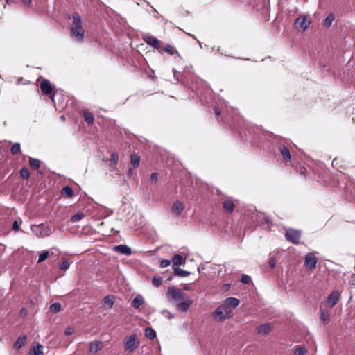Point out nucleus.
I'll return each mask as SVG.
<instances>
[{
    "label": "nucleus",
    "instance_id": "f257e3e1",
    "mask_svg": "<svg viewBox=\"0 0 355 355\" xmlns=\"http://www.w3.org/2000/svg\"><path fill=\"white\" fill-rule=\"evenodd\" d=\"M32 233L38 238L49 236L52 234L51 226L46 223L34 224L31 225Z\"/></svg>",
    "mask_w": 355,
    "mask_h": 355
},
{
    "label": "nucleus",
    "instance_id": "f03ea898",
    "mask_svg": "<svg viewBox=\"0 0 355 355\" xmlns=\"http://www.w3.org/2000/svg\"><path fill=\"white\" fill-rule=\"evenodd\" d=\"M214 315L218 318L220 321H225L232 316V310L223 303L215 309Z\"/></svg>",
    "mask_w": 355,
    "mask_h": 355
},
{
    "label": "nucleus",
    "instance_id": "7ed1b4c3",
    "mask_svg": "<svg viewBox=\"0 0 355 355\" xmlns=\"http://www.w3.org/2000/svg\"><path fill=\"white\" fill-rule=\"evenodd\" d=\"M139 345L140 342L136 334H132L124 340V349L129 352L135 351Z\"/></svg>",
    "mask_w": 355,
    "mask_h": 355
},
{
    "label": "nucleus",
    "instance_id": "20e7f679",
    "mask_svg": "<svg viewBox=\"0 0 355 355\" xmlns=\"http://www.w3.org/2000/svg\"><path fill=\"white\" fill-rule=\"evenodd\" d=\"M186 294L178 288L175 287H169L167 292L166 296L169 300L174 301L177 304L183 300L185 297Z\"/></svg>",
    "mask_w": 355,
    "mask_h": 355
},
{
    "label": "nucleus",
    "instance_id": "39448f33",
    "mask_svg": "<svg viewBox=\"0 0 355 355\" xmlns=\"http://www.w3.org/2000/svg\"><path fill=\"white\" fill-rule=\"evenodd\" d=\"M302 232L300 230L290 228L285 233V238L287 241L297 245L300 243Z\"/></svg>",
    "mask_w": 355,
    "mask_h": 355
},
{
    "label": "nucleus",
    "instance_id": "423d86ee",
    "mask_svg": "<svg viewBox=\"0 0 355 355\" xmlns=\"http://www.w3.org/2000/svg\"><path fill=\"white\" fill-rule=\"evenodd\" d=\"M143 40L146 44H148V45L153 46V48H155L156 49H159L161 47L160 40L153 35L146 34L143 36Z\"/></svg>",
    "mask_w": 355,
    "mask_h": 355
},
{
    "label": "nucleus",
    "instance_id": "0eeeda50",
    "mask_svg": "<svg viewBox=\"0 0 355 355\" xmlns=\"http://www.w3.org/2000/svg\"><path fill=\"white\" fill-rule=\"evenodd\" d=\"M70 35L78 42H82L84 40L85 32L83 27L70 28Z\"/></svg>",
    "mask_w": 355,
    "mask_h": 355
},
{
    "label": "nucleus",
    "instance_id": "6e6552de",
    "mask_svg": "<svg viewBox=\"0 0 355 355\" xmlns=\"http://www.w3.org/2000/svg\"><path fill=\"white\" fill-rule=\"evenodd\" d=\"M318 258L311 254H307L305 256L304 266L312 270L316 267Z\"/></svg>",
    "mask_w": 355,
    "mask_h": 355
},
{
    "label": "nucleus",
    "instance_id": "1a4fd4ad",
    "mask_svg": "<svg viewBox=\"0 0 355 355\" xmlns=\"http://www.w3.org/2000/svg\"><path fill=\"white\" fill-rule=\"evenodd\" d=\"M271 330L272 327L270 323H264L256 327V333L261 336L268 335Z\"/></svg>",
    "mask_w": 355,
    "mask_h": 355
},
{
    "label": "nucleus",
    "instance_id": "9d476101",
    "mask_svg": "<svg viewBox=\"0 0 355 355\" xmlns=\"http://www.w3.org/2000/svg\"><path fill=\"white\" fill-rule=\"evenodd\" d=\"M40 89L44 95H49L52 93V85L47 79H43L40 85Z\"/></svg>",
    "mask_w": 355,
    "mask_h": 355
},
{
    "label": "nucleus",
    "instance_id": "9b49d317",
    "mask_svg": "<svg viewBox=\"0 0 355 355\" xmlns=\"http://www.w3.org/2000/svg\"><path fill=\"white\" fill-rule=\"evenodd\" d=\"M310 24L311 21H307L306 17L305 16L300 17L295 19L296 26L303 31L308 28Z\"/></svg>",
    "mask_w": 355,
    "mask_h": 355
},
{
    "label": "nucleus",
    "instance_id": "f8f14e48",
    "mask_svg": "<svg viewBox=\"0 0 355 355\" xmlns=\"http://www.w3.org/2000/svg\"><path fill=\"white\" fill-rule=\"evenodd\" d=\"M340 293L338 291H333L327 297V302L330 307L335 306L339 299Z\"/></svg>",
    "mask_w": 355,
    "mask_h": 355
},
{
    "label": "nucleus",
    "instance_id": "ddd939ff",
    "mask_svg": "<svg viewBox=\"0 0 355 355\" xmlns=\"http://www.w3.org/2000/svg\"><path fill=\"white\" fill-rule=\"evenodd\" d=\"M230 309L233 310L238 307L240 303V300L238 298L234 297H230L225 300L224 302Z\"/></svg>",
    "mask_w": 355,
    "mask_h": 355
},
{
    "label": "nucleus",
    "instance_id": "4468645a",
    "mask_svg": "<svg viewBox=\"0 0 355 355\" xmlns=\"http://www.w3.org/2000/svg\"><path fill=\"white\" fill-rule=\"evenodd\" d=\"M114 250L117 252H119L126 256H129L132 253L131 248L129 246L124 244L116 245L114 247Z\"/></svg>",
    "mask_w": 355,
    "mask_h": 355
},
{
    "label": "nucleus",
    "instance_id": "2eb2a0df",
    "mask_svg": "<svg viewBox=\"0 0 355 355\" xmlns=\"http://www.w3.org/2000/svg\"><path fill=\"white\" fill-rule=\"evenodd\" d=\"M103 347V343L101 340L92 342L89 344V352L91 353H96L101 350Z\"/></svg>",
    "mask_w": 355,
    "mask_h": 355
},
{
    "label": "nucleus",
    "instance_id": "dca6fc26",
    "mask_svg": "<svg viewBox=\"0 0 355 355\" xmlns=\"http://www.w3.org/2000/svg\"><path fill=\"white\" fill-rule=\"evenodd\" d=\"M183 209H184L183 204L180 200H176L173 203V205L171 207V210H172L173 213L177 216H178L181 214Z\"/></svg>",
    "mask_w": 355,
    "mask_h": 355
},
{
    "label": "nucleus",
    "instance_id": "f3484780",
    "mask_svg": "<svg viewBox=\"0 0 355 355\" xmlns=\"http://www.w3.org/2000/svg\"><path fill=\"white\" fill-rule=\"evenodd\" d=\"M144 298L141 295H137L131 302V306L135 309H139L140 306L144 304Z\"/></svg>",
    "mask_w": 355,
    "mask_h": 355
},
{
    "label": "nucleus",
    "instance_id": "a211bd4d",
    "mask_svg": "<svg viewBox=\"0 0 355 355\" xmlns=\"http://www.w3.org/2000/svg\"><path fill=\"white\" fill-rule=\"evenodd\" d=\"M192 303H193V301L191 300H187L183 302L180 301L177 304V308H178V309L180 310L182 312H186L190 308Z\"/></svg>",
    "mask_w": 355,
    "mask_h": 355
},
{
    "label": "nucleus",
    "instance_id": "6ab92c4d",
    "mask_svg": "<svg viewBox=\"0 0 355 355\" xmlns=\"http://www.w3.org/2000/svg\"><path fill=\"white\" fill-rule=\"evenodd\" d=\"M72 17H73V24L71 26V28L76 29L77 28L83 27L81 17L78 12H74L72 14Z\"/></svg>",
    "mask_w": 355,
    "mask_h": 355
},
{
    "label": "nucleus",
    "instance_id": "aec40b11",
    "mask_svg": "<svg viewBox=\"0 0 355 355\" xmlns=\"http://www.w3.org/2000/svg\"><path fill=\"white\" fill-rule=\"evenodd\" d=\"M27 337L26 335L22 334L19 336L16 341L14 343V348L16 349H21L26 343Z\"/></svg>",
    "mask_w": 355,
    "mask_h": 355
},
{
    "label": "nucleus",
    "instance_id": "412c9836",
    "mask_svg": "<svg viewBox=\"0 0 355 355\" xmlns=\"http://www.w3.org/2000/svg\"><path fill=\"white\" fill-rule=\"evenodd\" d=\"M279 150L286 161H290L291 155L288 148L284 145H280L279 146Z\"/></svg>",
    "mask_w": 355,
    "mask_h": 355
},
{
    "label": "nucleus",
    "instance_id": "4be33fe9",
    "mask_svg": "<svg viewBox=\"0 0 355 355\" xmlns=\"http://www.w3.org/2000/svg\"><path fill=\"white\" fill-rule=\"evenodd\" d=\"M185 259V258L184 259L179 254H175L173 257V267H177L178 266H184Z\"/></svg>",
    "mask_w": 355,
    "mask_h": 355
},
{
    "label": "nucleus",
    "instance_id": "5701e85b",
    "mask_svg": "<svg viewBox=\"0 0 355 355\" xmlns=\"http://www.w3.org/2000/svg\"><path fill=\"white\" fill-rule=\"evenodd\" d=\"M43 354V346L40 343H36L29 352V355H42Z\"/></svg>",
    "mask_w": 355,
    "mask_h": 355
},
{
    "label": "nucleus",
    "instance_id": "b1692460",
    "mask_svg": "<svg viewBox=\"0 0 355 355\" xmlns=\"http://www.w3.org/2000/svg\"><path fill=\"white\" fill-rule=\"evenodd\" d=\"M234 203L230 199H227L223 202V207L227 211L228 213H232L234 208Z\"/></svg>",
    "mask_w": 355,
    "mask_h": 355
},
{
    "label": "nucleus",
    "instance_id": "393cba45",
    "mask_svg": "<svg viewBox=\"0 0 355 355\" xmlns=\"http://www.w3.org/2000/svg\"><path fill=\"white\" fill-rule=\"evenodd\" d=\"M61 194L66 198H71L73 195V190L69 186L64 187L61 190Z\"/></svg>",
    "mask_w": 355,
    "mask_h": 355
},
{
    "label": "nucleus",
    "instance_id": "a878e982",
    "mask_svg": "<svg viewBox=\"0 0 355 355\" xmlns=\"http://www.w3.org/2000/svg\"><path fill=\"white\" fill-rule=\"evenodd\" d=\"M130 162L133 168L138 167L140 162V157L136 154L132 153L130 155Z\"/></svg>",
    "mask_w": 355,
    "mask_h": 355
},
{
    "label": "nucleus",
    "instance_id": "bb28decb",
    "mask_svg": "<svg viewBox=\"0 0 355 355\" xmlns=\"http://www.w3.org/2000/svg\"><path fill=\"white\" fill-rule=\"evenodd\" d=\"M174 273L175 275H178L181 277H186L190 275V272L184 270L182 268H180L178 267H173Z\"/></svg>",
    "mask_w": 355,
    "mask_h": 355
},
{
    "label": "nucleus",
    "instance_id": "cd10ccee",
    "mask_svg": "<svg viewBox=\"0 0 355 355\" xmlns=\"http://www.w3.org/2000/svg\"><path fill=\"white\" fill-rule=\"evenodd\" d=\"M83 116L85 121L87 124L91 125L94 123V116L92 112H89L87 110H84Z\"/></svg>",
    "mask_w": 355,
    "mask_h": 355
},
{
    "label": "nucleus",
    "instance_id": "c85d7f7f",
    "mask_svg": "<svg viewBox=\"0 0 355 355\" xmlns=\"http://www.w3.org/2000/svg\"><path fill=\"white\" fill-rule=\"evenodd\" d=\"M145 336L150 338V340H153L157 336V333L155 329L151 327H147L145 329Z\"/></svg>",
    "mask_w": 355,
    "mask_h": 355
},
{
    "label": "nucleus",
    "instance_id": "c756f323",
    "mask_svg": "<svg viewBox=\"0 0 355 355\" xmlns=\"http://www.w3.org/2000/svg\"><path fill=\"white\" fill-rule=\"evenodd\" d=\"M29 164L31 168L38 169L41 166V161L36 158L29 157Z\"/></svg>",
    "mask_w": 355,
    "mask_h": 355
},
{
    "label": "nucleus",
    "instance_id": "7c9ffc66",
    "mask_svg": "<svg viewBox=\"0 0 355 355\" xmlns=\"http://www.w3.org/2000/svg\"><path fill=\"white\" fill-rule=\"evenodd\" d=\"M103 304L110 309L114 305L113 297L111 295H107L103 299Z\"/></svg>",
    "mask_w": 355,
    "mask_h": 355
},
{
    "label": "nucleus",
    "instance_id": "2f4dec72",
    "mask_svg": "<svg viewBox=\"0 0 355 355\" xmlns=\"http://www.w3.org/2000/svg\"><path fill=\"white\" fill-rule=\"evenodd\" d=\"M335 19V17L333 13H329L324 20V25L326 27H329L332 24V22Z\"/></svg>",
    "mask_w": 355,
    "mask_h": 355
},
{
    "label": "nucleus",
    "instance_id": "473e14b6",
    "mask_svg": "<svg viewBox=\"0 0 355 355\" xmlns=\"http://www.w3.org/2000/svg\"><path fill=\"white\" fill-rule=\"evenodd\" d=\"M49 252L48 250H45L40 252L39 254L37 263H40L44 261L49 257Z\"/></svg>",
    "mask_w": 355,
    "mask_h": 355
},
{
    "label": "nucleus",
    "instance_id": "72a5a7b5",
    "mask_svg": "<svg viewBox=\"0 0 355 355\" xmlns=\"http://www.w3.org/2000/svg\"><path fill=\"white\" fill-rule=\"evenodd\" d=\"M163 50L166 52L167 53L173 55H174L175 53L178 54L179 57H180L179 53L178 52V51H176L175 49V48L169 44L166 45V46H164V48L163 49Z\"/></svg>",
    "mask_w": 355,
    "mask_h": 355
},
{
    "label": "nucleus",
    "instance_id": "f704fd0d",
    "mask_svg": "<svg viewBox=\"0 0 355 355\" xmlns=\"http://www.w3.org/2000/svg\"><path fill=\"white\" fill-rule=\"evenodd\" d=\"M21 151V144L18 142L13 143L10 148V153L12 155H16Z\"/></svg>",
    "mask_w": 355,
    "mask_h": 355
},
{
    "label": "nucleus",
    "instance_id": "c9c22d12",
    "mask_svg": "<svg viewBox=\"0 0 355 355\" xmlns=\"http://www.w3.org/2000/svg\"><path fill=\"white\" fill-rule=\"evenodd\" d=\"M62 305L60 302H54L50 306V311L53 313H58L61 311Z\"/></svg>",
    "mask_w": 355,
    "mask_h": 355
},
{
    "label": "nucleus",
    "instance_id": "e433bc0d",
    "mask_svg": "<svg viewBox=\"0 0 355 355\" xmlns=\"http://www.w3.org/2000/svg\"><path fill=\"white\" fill-rule=\"evenodd\" d=\"M19 173H20V176L24 180H28L30 177L29 171L26 167H24V168H21Z\"/></svg>",
    "mask_w": 355,
    "mask_h": 355
},
{
    "label": "nucleus",
    "instance_id": "4c0bfd02",
    "mask_svg": "<svg viewBox=\"0 0 355 355\" xmlns=\"http://www.w3.org/2000/svg\"><path fill=\"white\" fill-rule=\"evenodd\" d=\"M84 217V214L83 212L78 211L74 215H73L71 218V221L72 223H76Z\"/></svg>",
    "mask_w": 355,
    "mask_h": 355
},
{
    "label": "nucleus",
    "instance_id": "58836bf2",
    "mask_svg": "<svg viewBox=\"0 0 355 355\" xmlns=\"http://www.w3.org/2000/svg\"><path fill=\"white\" fill-rule=\"evenodd\" d=\"M320 319H321V320H322L324 322H327L329 320V311L327 310H325V309L321 310Z\"/></svg>",
    "mask_w": 355,
    "mask_h": 355
},
{
    "label": "nucleus",
    "instance_id": "ea45409f",
    "mask_svg": "<svg viewBox=\"0 0 355 355\" xmlns=\"http://www.w3.org/2000/svg\"><path fill=\"white\" fill-rule=\"evenodd\" d=\"M111 164L110 166L115 167L118 163V155L116 153H112L110 156Z\"/></svg>",
    "mask_w": 355,
    "mask_h": 355
},
{
    "label": "nucleus",
    "instance_id": "a19ab883",
    "mask_svg": "<svg viewBox=\"0 0 355 355\" xmlns=\"http://www.w3.org/2000/svg\"><path fill=\"white\" fill-rule=\"evenodd\" d=\"M306 352V349L303 346H296L295 350V355H304Z\"/></svg>",
    "mask_w": 355,
    "mask_h": 355
},
{
    "label": "nucleus",
    "instance_id": "79ce46f5",
    "mask_svg": "<svg viewBox=\"0 0 355 355\" xmlns=\"http://www.w3.org/2000/svg\"><path fill=\"white\" fill-rule=\"evenodd\" d=\"M163 282L162 277L154 276L152 279V284L155 287H159Z\"/></svg>",
    "mask_w": 355,
    "mask_h": 355
},
{
    "label": "nucleus",
    "instance_id": "37998d69",
    "mask_svg": "<svg viewBox=\"0 0 355 355\" xmlns=\"http://www.w3.org/2000/svg\"><path fill=\"white\" fill-rule=\"evenodd\" d=\"M161 314L168 318V319H172V318H175V315L171 313L170 311H168V310L166 309H164V310H162L161 311Z\"/></svg>",
    "mask_w": 355,
    "mask_h": 355
},
{
    "label": "nucleus",
    "instance_id": "c03bdc74",
    "mask_svg": "<svg viewBox=\"0 0 355 355\" xmlns=\"http://www.w3.org/2000/svg\"><path fill=\"white\" fill-rule=\"evenodd\" d=\"M70 266V263L67 260H63L62 263L59 265V268L60 270H67Z\"/></svg>",
    "mask_w": 355,
    "mask_h": 355
},
{
    "label": "nucleus",
    "instance_id": "a18cd8bd",
    "mask_svg": "<svg viewBox=\"0 0 355 355\" xmlns=\"http://www.w3.org/2000/svg\"><path fill=\"white\" fill-rule=\"evenodd\" d=\"M268 263H269V266H270V268L271 269H274L276 266V264H277V259L275 257L272 256V257H270L269 258V260H268Z\"/></svg>",
    "mask_w": 355,
    "mask_h": 355
},
{
    "label": "nucleus",
    "instance_id": "49530a36",
    "mask_svg": "<svg viewBox=\"0 0 355 355\" xmlns=\"http://www.w3.org/2000/svg\"><path fill=\"white\" fill-rule=\"evenodd\" d=\"M171 263V261L169 259H163L160 261L159 266L162 268L169 266Z\"/></svg>",
    "mask_w": 355,
    "mask_h": 355
},
{
    "label": "nucleus",
    "instance_id": "de8ad7c7",
    "mask_svg": "<svg viewBox=\"0 0 355 355\" xmlns=\"http://www.w3.org/2000/svg\"><path fill=\"white\" fill-rule=\"evenodd\" d=\"M251 281V277L248 275L243 274L241 277V282L243 284H248Z\"/></svg>",
    "mask_w": 355,
    "mask_h": 355
},
{
    "label": "nucleus",
    "instance_id": "09e8293b",
    "mask_svg": "<svg viewBox=\"0 0 355 355\" xmlns=\"http://www.w3.org/2000/svg\"><path fill=\"white\" fill-rule=\"evenodd\" d=\"M12 229L15 231H19L20 229V223L17 220H14L12 224Z\"/></svg>",
    "mask_w": 355,
    "mask_h": 355
},
{
    "label": "nucleus",
    "instance_id": "8fccbe9b",
    "mask_svg": "<svg viewBox=\"0 0 355 355\" xmlns=\"http://www.w3.org/2000/svg\"><path fill=\"white\" fill-rule=\"evenodd\" d=\"M74 332V329L72 327H67L64 330V334L66 336H70Z\"/></svg>",
    "mask_w": 355,
    "mask_h": 355
},
{
    "label": "nucleus",
    "instance_id": "3c124183",
    "mask_svg": "<svg viewBox=\"0 0 355 355\" xmlns=\"http://www.w3.org/2000/svg\"><path fill=\"white\" fill-rule=\"evenodd\" d=\"M173 71L174 73V78L178 83H180L181 73L178 72L175 69H173Z\"/></svg>",
    "mask_w": 355,
    "mask_h": 355
},
{
    "label": "nucleus",
    "instance_id": "603ef678",
    "mask_svg": "<svg viewBox=\"0 0 355 355\" xmlns=\"http://www.w3.org/2000/svg\"><path fill=\"white\" fill-rule=\"evenodd\" d=\"M150 179L152 182H156L158 180V174L156 172L152 173Z\"/></svg>",
    "mask_w": 355,
    "mask_h": 355
},
{
    "label": "nucleus",
    "instance_id": "864d4df0",
    "mask_svg": "<svg viewBox=\"0 0 355 355\" xmlns=\"http://www.w3.org/2000/svg\"><path fill=\"white\" fill-rule=\"evenodd\" d=\"M133 173H134V168H129L128 170V173H127L128 176L129 178H131L132 176Z\"/></svg>",
    "mask_w": 355,
    "mask_h": 355
},
{
    "label": "nucleus",
    "instance_id": "5fc2aeb1",
    "mask_svg": "<svg viewBox=\"0 0 355 355\" xmlns=\"http://www.w3.org/2000/svg\"><path fill=\"white\" fill-rule=\"evenodd\" d=\"M214 113L216 116H220L221 114V112L217 107H214Z\"/></svg>",
    "mask_w": 355,
    "mask_h": 355
},
{
    "label": "nucleus",
    "instance_id": "6e6d98bb",
    "mask_svg": "<svg viewBox=\"0 0 355 355\" xmlns=\"http://www.w3.org/2000/svg\"><path fill=\"white\" fill-rule=\"evenodd\" d=\"M22 2L26 6H30L31 3V0H22Z\"/></svg>",
    "mask_w": 355,
    "mask_h": 355
},
{
    "label": "nucleus",
    "instance_id": "4d7b16f0",
    "mask_svg": "<svg viewBox=\"0 0 355 355\" xmlns=\"http://www.w3.org/2000/svg\"><path fill=\"white\" fill-rule=\"evenodd\" d=\"M50 95H51V96H50L51 101L54 103L55 93L52 92V93Z\"/></svg>",
    "mask_w": 355,
    "mask_h": 355
},
{
    "label": "nucleus",
    "instance_id": "13d9d810",
    "mask_svg": "<svg viewBox=\"0 0 355 355\" xmlns=\"http://www.w3.org/2000/svg\"><path fill=\"white\" fill-rule=\"evenodd\" d=\"M338 164L337 158H334L332 161V166H336Z\"/></svg>",
    "mask_w": 355,
    "mask_h": 355
},
{
    "label": "nucleus",
    "instance_id": "bf43d9fd",
    "mask_svg": "<svg viewBox=\"0 0 355 355\" xmlns=\"http://www.w3.org/2000/svg\"><path fill=\"white\" fill-rule=\"evenodd\" d=\"M264 220L265 223L268 224L269 223V218L267 216H264Z\"/></svg>",
    "mask_w": 355,
    "mask_h": 355
},
{
    "label": "nucleus",
    "instance_id": "052dcab7",
    "mask_svg": "<svg viewBox=\"0 0 355 355\" xmlns=\"http://www.w3.org/2000/svg\"><path fill=\"white\" fill-rule=\"evenodd\" d=\"M184 289L185 291H189L190 290V286H188V285H186V286H184Z\"/></svg>",
    "mask_w": 355,
    "mask_h": 355
},
{
    "label": "nucleus",
    "instance_id": "680f3d73",
    "mask_svg": "<svg viewBox=\"0 0 355 355\" xmlns=\"http://www.w3.org/2000/svg\"><path fill=\"white\" fill-rule=\"evenodd\" d=\"M306 171V168H302L301 169V173H302V174H304V173Z\"/></svg>",
    "mask_w": 355,
    "mask_h": 355
},
{
    "label": "nucleus",
    "instance_id": "e2e57ef3",
    "mask_svg": "<svg viewBox=\"0 0 355 355\" xmlns=\"http://www.w3.org/2000/svg\"><path fill=\"white\" fill-rule=\"evenodd\" d=\"M60 118H61L62 120H64L65 119V116L64 115H62Z\"/></svg>",
    "mask_w": 355,
    "mask_h": 355
},
{
    "label": "nucleus",
    "instance_id": "0e129e2a",
    "mask_svg": "<svg viewBox=\"0 0 355 355\" xmlns=\"http://www.w3.org/2000/svg\"><path fill=\"white\" fill-rule=\"evenodd\" d=\"M216 50H217L218 52H220V46H218V47L216 48Z\"/></svg>",
    "mask_w": 355,
    "mask_h": 355
},
{
    "label": "nucleus",
    "instance_id": "69168bd1",
    "mask_svg": "<svg viewBox=\"0 0 355 355\" xmlns=\"http://www.w3.org/2000/svg\"><path fill=\"white\" fill-rule=\"evenodd\" d=\"M220 53H221L222 55H227L225 53H224L223 51H221V52H220Z\"/></svg>",
    "mask_w": 355,
    "mask_h": 355
},
{
    "label": "nucleus",
    "instance_id": "338daca9",
    "mask_svg": "<svg viewBox=\"0 0 355 355\" xmlns=\"http://www.w3.org/2000/svg\"><path fill=\"white\" fill-rule=\"evenodd\" d=\"M198 42L199 45H200V48H202L201 42L200 41H198Z\"/></svg>",
    "mask_w": 355,
    "mask_h": 355
},
{
    "label": "nucleus",
    "instance_id": "774afa93",
    "mask_svg": "<svg viewBox=\"0 0 355 355\" xmlns=\"http://www.w3.org/2000/svg\"><path fill=\"white\" fill-rule=\"evenodd\" d=\"M211 49H212V50H216V48L215 46H213V47L211 48Z\"/></svg>",
    "mask_w": 355,
    "mask_h": 355
}]
</instances>
